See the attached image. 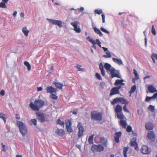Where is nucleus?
I'll list each match as a JSON object with an SVG mask.
<instances>
[{
    "mask_svg": "<svg viewBox=\"0 0 157 157\" xmlns=\"http://www.w3.org/2000/svg\"><path fill=\"white\" fill-rule=\"evenodd\" d=\"M50 97L53 99H56L57 98L56 94H52L50 95Z\"/></svg>",
    "mask_w": 157,
    "mask_h": 157,
    "instance_id": "nucleus-45",
    "label": "nucleus"
},
{
    "mask_svg": "<svg viewBox=\"0 0 157 157\" xmlns=\"http://www.w3.org/2000/svg\"><path fill=\"white\" fill-rule=\"evenodd\" d=\"M17 124L22 136L24 137L28 133V129L26 125L20 121H17Z\"/></svg>",
    "mask_w": 157,
    "mask_h": 157,
    "instance_id": "nucleus-3",
    "label": "nucleus"
},
{
    "mask_svg": "<svg viewBox=\"0 0 157 157\" xmlns=\"http://www.w3.org/2000/svg\"><path fill=\"white\" fill-rule=\"evenodd\" d=\"M56 124H59L60 126L64 128V126L65 123L64 122L62 121H61L60 119L57 120L56 122Z\"/></svg>",
    "mask_w": 157,
    "mask_h": 157,
    "instance_id": "nucleus-30",
    "label": "nucleus"
},
{
    "mask_svg": "<svg viewBox=\"0 0 157 157\" xmlns=\"http://www.w3.org/2000/svg\"><path fill=\"white\" fill-rule=\"evenodd\" d=\"M22 31L25 36H28V34L29 32V31L27 29V28L26 27H24L22 28Z\"/></svg>",
    "mask_w": 157,
    "mask_h": 157,
    "instance_id": "nucleus-25",
    "label": "nucleus"
},
{
    "mask_svg": "<svg viewBox=\"0 0 157 157\" xmlns=\"http://www.w3.org/2000/svg\"><path fill=\"white\" fill-rule=\"evenodd\" d=\"M101 30L103 32H104L105 33L107 34H109L110 33L109 32L107 31V30H106L105 29L103 28V27H101L100 28Z\"/></svg>",
    "mask_w": 157,
    "mask_h": 157,
    "instance_id": "nucleus-44",
    "label": "nucleus"
},
{
    "mask_svg": "<svg viewBox=\"0 0 157 157\" xmlns=\"http://www.w3.org/2000/svg\"><path fill=\"white\" fill-rule=\"evenodd\" d=\"M113 61L115 63H117L119 65H121L122 64V61L121 59H118L117 58H113Z\"/></svg>",
    "mask_w": 157,
    "mask_h": 157,
    "instance_id": "nucleus-23",
    "label": "nucleus"
},
{
    "mask_svg": "<svg viewBox=\"0 0 157 157\" xmlns=\"http://www.w3.org/2000/svg\"><path fill=\"white\" fill-rule=\"evenodd\" d=\"M95 13H97L100 15L102 13V11L101 10L96 9L94 11Z\"/></svg>",
    "mask_w": 157,
    "mask_h": 157,
    "instance_id": "nucleus-43",
    "label": "nucleus"
},
{
    "mask_svg": "<svg viewBox=\"0 0 157 157\" xmlns=\"http://www.w3.org/2000/svg\"><path fill=\"white\" fill-rule=\"evenodd\" d=\"M151 57L154 63H155V60L154 58H155L157 60V54L155 53H152L151 56Z\"/></svg>",
    "mask_w": 157,
    "mask_h": 157,
    "instance_id": "nucleus-35",
    "label": "nucleus"
},
{
    "mask_svg": "<svg viewBox=\"0 0 157 157\" xmlns=\"http://www.w3.org/2000/svg\"><path fill=\"white\" fill-rule=\"evenodd\" d=\"M94 136V135H92L90 136L88 139V142L89 144H91L93 143V140Z\"/></svg>",
    "mask_w": 157,
    "mask_h": 157,
    "instance_id": "nucleus-42",
    "label": "nucleus"
},
{
    "mask_svg": "<svg viewBox=\"0 0 157 157\" xmlns=\"http://www.w3.org/2000/svg\"><path fill=\"white\" fill-rule=\"evenodd\" d=\"M46 90L47 93L50 94H52L54 93H56V90L52 86H48L46 88Z\"/></svg>",
    "mask_w": 157,
    "mask_h": 157,
    "instance_id": "nucleus-17",
    "label": "nucleus"
},
{
    "mask_svg": "<svg viewBox=\"0 0 157 157\" xmlns=\"http://www.w3.org/2000/svg\"><path fill=\"white\" fill-rule=\"evenodd\" d=\"M153 96L154 99L156 98L157 97V92L154 94Z\"/></svg>",
    "mask_w": 157,
    "mask_h": 157,
    "instance_id": "nucleus-60",
    "label": "nucleus"
},
{
    "mask_svg": "<svg viewBox=\"0 0 157 157\" xmlns=\"http://www.w3.org/2000/svg\"><path fill=\"white\" fill-rule=\"evenodd\" d=\"M95 76L96 78L98 79L99 80H102V78L100 75L97 73H96Z\"/></svg>",
    "mask_w": 157,
    "mask_h": 157,
    "instance_id": "nucleus-51",
    "label": "nucleus"
},
{
    "mask_svg": "<svg viewBox=\"0 0 157 157\" xmlns=\"http://www.w3.org/2000/svg\"><path fill=\"white\" fill-rule=\"evenodd\" d=\"M99 68L101 70L102 75L104 76H105V72L104 69V67L103 64L101 63H100L99 64Z\"/></svg>",
    "mask_w": 157,
    "mask_h": 157,
    "instance_id": "nucleus-21",
    "label": "nucleus"
},
{
    "mask_svg": "<svg viewBox=\"0 0 157 157\" xmlns=\"http://www.w3.org/2000/svg\"><path fill=\"white\" fill-rule=\"evenodd\" d=\"M102 20V22L103 23H104L105 22V16L104 14H102L101 15Z\"/></svg>",
    "mask_w": 157,
    "mask_h": 157,
    "instance_id": "nucleus-54",
    "label": "nucleus"
},
{
    "mask_svg": "<svg viewBox=\"0 0 157 157\" xmlns=\"http://www.w3.org/2000/svg\"><path fill=\"white\" fill-rule=\"evenodd\" d=\"M124 117L123 119H119L120 120L119 122V123L124 128H125L126 127L127 124L125 121L123 120Z\"/></svg>",
    "mask_w": 157,
    "mask_h": 157,
    "instance_id": "nucleus-18",
    "label": "nucleus"
},
{
    "mask_svg": "<svg viewBox=\"0 0 157 157\" xmlns=\"http://www.w3.org/2000/svg\"><path fill=\"white\" fill-rule=\"evenodd\" d=\"M128 149V147H125L123 148V154L124 157H127V154Z\"/></svg>",
    "mask_w": 157,
    "mask_h": 157,
    "instance_id": "nucleus-32",
    "label": "nucleus"
},
{
    "mask_svg": "<svg viewBox=\"0 0 157 157\" xmlns=\"http://www.w3.org/2000/svg\"><path fill=\"white\" fill-rule=\"evenodd\" d=\"M141 152L143 154H148L150 153L151 150L146 145H143L141 148Z\"/></svg>",
    "mask_w": 157,
    "mask_h": 157,
    "instance_id": "nucleus-12",
    "label": "nucleus"
},
{
    "mask_svg": "<svg viewBox=\"0 0 157 157\" xmlns=\"http://www.w3.org/2000/svg\"><path fill=\"white\" fill-rule=\"evenodd\" d=\"M132 130V128L130 125H128L126 128V131L128 132H130Z\"/></svg>",
    "mask_w": 157,
    "mask_h": 157,
    "instance_id": "nucleus-49",
    "label": "nucleus"
},
{
    "mask_svg": "<svg viewBox=\"0 0 157 157\" xmlns=\"http://www.w3.org/2000/svg\"><path fill=\"white\" fill-rule=\"evenodd\" d=\"M135 147V150L137 151H138L139 150V148L138 147V144H136V145H135V146H134Z\"/></svg>",
    "mask_w": 157,
    "mask_h": 157,
    "instance_id": "nucleus-57",
    "label": "nucleus"
},
{
    "mask_svg": "<svg viewBox=\"0 0 157 157\" xmlns=\"http://www.w3.org/2000/svg\"><path fill=\"white\" fill-rule=\"evenodd\" d=\"M49 21L53 25H57L60 28L62 26V22L60 20H54L52 19H48Z\"/></svg>",
    "mask_w": 157,
    "mask_h": 157,
    "instance_id": "nucleus-10",
    "label": "nucleus"
},
{
    "mask_svg": "<svg viewBox=\"0 0 157 157\" xmlns=\"http://www.w3.org/2000/svg\"><path fill=\"white\" fill-rule=\"evenodd\" d=\"M146 129L148 130H152L153 128V125L152 123L147 122L145 124V125Z\"/></svg>",
    "mask_w": 157,
    "mask_h": 157,
    "instance_id": "nucleus-19",
    "label": "nucleus"
},
{
    "mask_svg": "<svg viewBox=\"0 0 157 157\" xmlns=\"http://www.w3.org/2000/svg\"><path fill=\"white\" fill-rule=\"evenodd\" d=\"M77 127L79 129L78 133V136L79 138L83 134L84 132V128L82 123L79 122L78 123Z\"/></svg>",
    "mask_w": 157,
    "mask_h": 157,
    "instance_id": "nucleus-9",
    "label": "nucleus"
},
{
    "mask_svg": "<svg viewBox=\"0 0 157 157\" xmlns=\"http://www.w3.org/2000/svg\"><path fill=\"white\" fill-rule=\"evenodd\" d=\"M6 3L2 1L0 3V8H7V6L6 5Z\"/></svg>",
    "mask_w": 157,
    "mask_h": 157,
    "instance_id": "nucleus-39",
    "label": "nucleus"
},
{
    "mask_svg": "<svg viewBox=\"0 0 157 157\" xmlns=\"http://www.w3.org/2000/svg\"><path fill=\"white\" fill-rule=\"evenodd\" d=\"M118 102H120L121 104L125 105L128 104L129 103V102L127 100L122 97L116 98H114L111 101V103L113 105Z\"/></svg>",
    "mask_w": 157,
    "mask_h": 157,
    "instance_id": "nucleus-6",
    "label": "nucleus"
},
{
    "mask_svg": "<svg viewBox=\"0 0 157 157\" xmlns=\"http://www.w3.org/2000/svg\"><path fill=\"white\" fill-rule=\"evenodd\" d=\"M17 14V12L16 11H14L13 13V15L14 16V17H15L16 14Z\"/></svg>",
    "mask_w": 157,
    "mask_h": 157,
    "instance_id": "nucleus-64",
    "label": "nucleus"
},
{
    "mask_svg": "<svg viewBox=\"0 0 157 157\" xmlns=\"http://www.w3.org/2000/svg\"><path fill=\"white\" fill-rule=\"evenodd\" d=\"M91 150L94 152H101L103 151L104 149V147L100 144L98 145H94L91 147Z\"/></svg>",
    "mask_w": 157,
    "mask_h": 157,
    "instance_id": "nucleus-8",
    "label": "nucleus"
},
{
    "mask_svg": "<svg viewBox=\"0 0 157 157\" xmlns=\"http://www.w3.org/2000/svg\"><path fill=\"white\" fill-rule=\"evenodd\" d=\"M124 81L123 79H117L115 81L114 84L115 86H117L112 88L109 94L110 96L119 94L120 93L119 90L121 88L122 86L125 85V83L123 82Z\"/></svg>",
    "mask_w": 157,
    "mask_h": 157,
    "instance_id": "nucleus-1",
    "label": "nucleus"
},
{
    "mask_svg": "<svg viewBox=\"0 0 157 157\" xmlns=\"http://www.w3.org/2000/svg\"><path fill=\"white\" fill-rule=\"evenodd\" d=\"M106 55H103V57L105 58H109L111 57V56L110 54V52L108 51L106 52Z\"/></svg>",
    "mask_w": 157,
    "mask_h": 157,
    "instance_id": "nucleus-37",
    "label": "nucleus"
},
{
    "mask_svg": "<svg viewBox=\"0 0 157 157\" xmlns=\"http://www.w3.org/2000/svg\"><path fill=\"white\" fill-rule=\"evenodd\" d=\"M151 99L155 100L153 96L152 97H148L147 96L145 98V101H147L149 102L150 100Z\"/></svg>",
    "mask_w": 157,
    "mask_h": 157,
    "instance_id": "nucleus-41",
    "label": "nucleus"
},
{
    "mask_svg": "<svg viewBox=\"0 0 157 157\" xmlns=\"http://www.w3.org/2000/svg\"><path fill=\"white\" fill-rule=\"evenodd\" d=\"M122 106L119 105H117L115 109V111L117 114V117L118 119H123L124 117V116L122 113Z\"/></svg>",
    "mask_w": 157,
    "mask_h": 157,
    "instance_id": "nucleus-5",
    "label": "nucleus"
},
{
    "mask_svg": "<svg viewBox=\"0 0 157 157\" xmlns=\"http://www.w3.org/2000/svg\"><path fill=\"white\" fill-rule=\"evenodd\" d=\"M147 138L151 141L155 140V136L154 133L152 131H150L148 132L147 134Z\"/></svg>",
    "mask_w": 157,
    "mask_h": 157,
    "instance_id": "nucleus-15",
    "label": "nucleus"
},
{
    "mask_svg": "<svg viewBox=\"0 0 157 157\" xmlns=\"http://www.w3.org/2000/svg\"><path fill=\"white\" fill-rule=\"evenodd\" d=\"M66 128L68 127L71 126L72 125V122L71 119H68L65 121Z\"/></svg>",
    "mask_w": 157,
    "mask_h": 157,
    "instance_id": "nucleus-31",
    "label": "nucleus"
},
{
    "mask_svg": "<svg viewBox=\"0 0 157 157\" xmlns=\"http://www.w3.org/2000/svg\"><path fill=\"white\" fill-rule=\"evenodd\" d=\"M91 118L96 121H101L102 120V113L93 111L91 112Z\"/></svg>",
    "mask_w": 157,
    "mask_h": 157,
    "instance_id": "nucleus-4",
    "label": "nucleus"
},
{
    "mask_svg": "<svg viewBox=\"0 0 157 157\" xmlns=\"http://www.w3.org/2000/svg\"><path fill=\"white\" fill-rule=\"evenodd\" d=\"M5 94V91L4 90H2L0 92V95L2 96H3Z\"/></svg>",
    "mask_w": 157,
    "mask_h": 157,
    "instance_id": "nucleus-55",
    "label": "nucleus"
},
{
    "mask_svg": "<svg viewBox=\"0 0 157 157\" xmlns=\"http://www.w3.org/2000/svg\"><path fill=\"white\" fill-rule=\"evenodd\" d=\"M2 151L5 152L6 151V146L5 145H4L2 143Z\"/></svg>",
    "mask_w": 157,
    "mask_h": 157,
    "instance_id": "nucleus-53",
    "label": "nucleus"
},
{
    "mask_svg": "<svg viewBox=\"0 0 157 157\" xmlns=\"http://www.w3.org/2000/svg\"><path fill=\"white\" fill-rule=\"evenodd\" d=\"M44 103V101L41 100H36L34 103L31 102L29 105L30 108L34 111H38L39 109L42 107Z\"/></svg>",
    "mask_w": 157,
    "mask_h": 157,
    "instance_id": "nucleus-2",
    "label": "nucleus"
},
{
    "mask_svg": "<svg viewBox=\"0 0 157 157\" xmlns=\"http://www.w3.org/2000/svg\"><path fill=\"white\" fill-rule=\"evenodd\" d=\"M81 67V66L79 64H77V66L75 67L76 68L78 69L77 71H82L84 70V69L80 68Z\"/></svg>",
    "mask_w": 157,
    "mask_h": 157,
    "instance_id": "nucleus-40",
    "label": "nucleus"
},
{
    "mask_svg": "<svg viewBox=\"0 0 157 157\" xmlns=\"http://www.w3.org/2000/svg\"><path fill=\"white\" fill-rule=\"evenodd\" d=\"M66 128L67 130V132L69 133L72 132H73V130L71 127V126L66 127Z\"/></svg>",
    "mask_w": 157,
    "mask_h": 157,
    "instance_id": "nucleus-47",
    "label": "nucleus"
},
{
    "mask_svg": "<svg viewBox=\"0 0 157 157\" xmlns=\"http://www.w3.org/2000/svg\"><path fill=\"white\" fill-rule=\"evenodd\" d=\"M136 140V137H134L132 139L130 143V146H131L133 147L137 144Z\"/></svg>",
    "mask_w": 157,
    "mask_h": 157,
    "instance_id": "nucleus-29",
    "label": "nucleus"
},
{
    "mask_svg": "<svg viewBox=\"0 0 157 157\" xmlns=\"http://www.w3.org/2000/svg\"><path fill=\"white\" fill-rule=\"evenodd\" d=\"M72 113L73 114H77V111L76 109H75L74 110H73V111L72 112Z\"/></svg>",
    "mask_w": 157,
    "mask_h": 157,
    "instance_id": "nucleus-58",
    "label": "nucleus"
},
{
    "mask_svg": "<svg viewBox=\"0 0 157 157\" xmlns=\"http://www.w3.org/2000/svg\"><path fill=\"white\" fill-rule=\"evenodd\" d=\"M16 118L17 119L19 120L20 119V117L19 115L18 114H16Z\"/></svg>",
    "mask_w": 157,
    "mask_h": 157,
    "instance_id": "nucleus-59",
    "label": "nucleus"
},
{
    "mask_svg": "<svg viewBox=\"0 0 157 157\" xmlns=\"http://www.w3.org/2000/svg\"><path fill=\"white\" fill-rule=\"evenodd\" d=\"M87 39L89 41L92 43L93 45H95L97 44L100 47H101V43L99 39H97L96 40V41L95 42L93 39L91 38L89 36H88L87 38Z\"/></svg>",
    "mask_w": 157,
    "mask_h": 157,
    "instance_id": "nucleus-14",
    "label": "nucleus"
},
{
    "mask_svg": "<svg viewBox=\"0 0 157 157\" xmlns=\"http://www.w3.org/2000/svg\"><path fill=\"white\" fill-rule=\"evenodd\" d=\"M30 124L31 125H36V120L35 119H32L30 121Z\"/></svg>",
    "mask_w": 157,
    "mask_h": 157,
    "instance_id": "nucleus-38",
    "label": "nucleus"
},
{
    "mask_svg": "<svg viewBox=\"0 0 157 157\" xmlns=\"http://www.w3.org/2000/svg\"><path fill=\"white\" fill-rule=\"evenodd\" d=\"M24 16V14L23 13H21L20 14V16L21 17H23Z\"/></svg>",
    "mask_w": 157,
    "mask_h": 157,
    "instance_id": "nucleus-63",
    "label": "nucleus"
},
{
    "mask_svg": "<svg viewBox=\"0 0 157 157\" xmlns=\"http://www.w3.org/2000/svg\"><path fill=\"white\" fill-rule=\"evenodd\" d=\"M123 108V110L125 112H126V113H129V111L128 110V109H127L126 105H124Z\"/></svg>",
    "mask_w": 157,
    "mask_h": 157,
    "instance_id": "nucleus-52",
    "label": "nucleus"
},
{
    "mask_svg": "<svg viewBox=\"0 0 157 157\" xmlns=\"http://www.w3.org/2000/svg\"><path fill=\"white\" fill-rule=\"evenodd\" d=\"M121 132H116L114 134V140L117 143H118L119 142V138L121 136Z\"/></svg>",
    "mask_w": 157,
    "mask_h": 157,
    "instance_id": "nucleus-16",
    "label": "nucleus"
},
{
    "mask_svg": "<svg viewBox=\"0 0 157 157\" xmlns=\"http://www.w3.org/2000/svg\"><path fill=\"white\" fill-rule=\"evenodd\" d=\"M151 32L154 35H155L156 32L155 31V28H154V25H152Z\"/></svg>",
    "mask_w": 157,
    "mask_h": 157,
    "instance_id": "nucleus-50",
    "label": "nucleus"
},
{
    "mask_svg": "<svg viewBox=\"0 0 157 157\" xmlns=\"http://www.w3.org/2000/svg\"><path fill=\"white\" fill-rule=\"evenodd\" d=\"M0 118L3 120L4 123H5L7 118L6 115L4 113H0Z\"/></svg>",
    "mask_w": 157,
    "mask_h": 157,
    "instance_id": "nucleus-28",
    "label": "nucleus"
},
{
    "mask_svg": "<svg viewBox=\"0 0 157 157\" xmlns=\"http://www.w3.org/2000/svg\"><path fill=\"white\" fill-rule=\"evenodd\" d=\"M133 71H134L133 73H134V74L135 75V76L136 78V79H138L139 78V76L138 75V74H137V71L135 69H134Z\"/></svg>",
    "mask_w": 157,
    "mask_h": 157,
    "instance_id": "nucleus-48",
    "label": "nucleus"
},
{
    "mask_svg": "<svg viewBox=\"0 0 157 157\" xmlns=\"http://www.w3.org/2000/svg\"><path fill=\"white\" fill-rule=\"evenodd\" d=\"M116 70L113 68H112L110 70V73L111 75V77L113 78L115 77L120 78L121 76L118 74L116 73Z\"/></svg>",
    "mask_w": 157,
    "mask_h": 157,
    "instance_id": "nucleus-13",
    "label": "nucleus"
},
{
    "mask_svg": "<svg viewBox=\"0 0 157 157\" xmlns=\"http://www.w3.org/2000/svg\"><path fill=\"white\" fill-rule=\"evenodd\" d=\"M101 141L102 144L105 147L107 146V140L104 137H102L101 139Z\"/></svg>",
    "mask_w": 157,
    "mask_h": 157,
    "instance_id": "nucleus-26",
    "label": "nucleus"
},
{
    "mask_svg": "<svg viewBox=\"0 0 157 157\" xmlns=\"http://www.w3.org/2000/svg\"><path fill=\"white\" fill-rule=\"evenodd\" d=\"M79 23V22L78 21H75L74 22L71 23V24L74 28V30L77 33H80L81 31L80 28L78 27V25Z\"/></svg>",
    "mask_w": 157,
    "mask_h": 157,
    "instance_id": "nucleus-11",
    "label": "nucleus"
},
{
    "mask_svg": "<svg viewBox=\"0 0 157 157\" xmlns=\"http://www.w3.org/2000/svg\"><path fill=\"white\" fill-rule=\"evenodd\" d=\"M56 87L57 89L59 90H62V87L63 86V85L62 83H61L58 82H55V83Z\"/></svg>",
    "mask_w": 157,
    "mask_h": 157,
    "instance_id": "nucleus-24",
    "label": "nucleus"
},
{
    "mask_svg": "<svg viewBox=\"0 0 157 157\" xmlns=\"http://www.w3.org/2000/svg\"><path fill=\"white\" fill-rule=\"evenodd\" d=\"M148 109L150 111L152 112H153L154 111L155 108L154 106L150 105L149 106Z\"/></svg>",
    "mask_w": 157,
    "mask_h": 157,
    "instance_id": "nucleus-46",
    "label": "nucleus"
},
{
    "mask_svg": "<svg viewBox=\"0 0 157 157\" xmlns=\"http://www.w3.org/2000/svg\"><path fill=\"white\" fill-rule=\"evenodd\" d=\"M55 132L57 134L60 136H62L64 134V131L62 129H59L57 128Z\"/></svg>",
    "mask_w": 157,
    "mask_h": 157,
    "instance_id": "nucleus-22",
    "label": "nucleus"
},
{
    "mask_svg": "<svg viewBox=\"0 0 157 157\" xmlns=\"http://www.w3.org/2000/svg\"><path fill=\"white\" fill-rule=\"evenodd\" d=\"M24 65L27 67L28 71H30L31 69V66L29 63L27 61H25L24 62Z\"/></svg>",
    "mask_w": 157,
    "mask_h": 157,
    "instance_id": "nucleus-34",
    "label": "nucleus"
},
{
    "mask_svg": "<svg viewBox=\"0 0 157 157\" xmlns=\"http://www.w3.org/2000/svg\"><path fill=\"white\" fill-rule=\"evenodd\" d=\"M104 67L105 69L106 70L110 71V70L111 66V65L108 63H105L104 64Z\"/></svg>",
    "mask_w": 157,
    "mask_h": 157,
    "instance_id": "nucleus-33",
    "label": "nucleus"
},
{
    "mask_svg": "<svg viewBox=\"0 0 157 157\" xmlns=\"http://www.w3.org/2000/svg\"><path fill=\"white\" fill-rule=\"evenodd\" d=\"M43 88L41 87H38L37 88V91H41L42 90Z\"/></svg>",
    "mask_w": 157,
    "mask_h": 157,
    "instance_id": "nucleus-56",
    "label": "nucleus"
},
{
    "mask_svg": "<svg viewBox=\"0 0 157 157\" xmlns=\"http://www.w3.org/2000/svg\"><path fill=\"white\" fill-rule=\"evenodd\" d=\"M147 89L149 90L150 93H154L157 92L155 88L152 85H150L148 86Z\"/></svg>",
    "mask_w": 157,
    "mask_h": 157,
    "instance_id": "nucleus-20",
    "label": "nucleus"
},
{
    "mask_svg": "<svg viewBox=\"0 0 157 157\" xmlns=\"http://www.w3.org/2000/svg\"><path fill=\"white\" fill-rule=\"evenodd\" d=\"M102 48L103 49L104 51L105 52H107V51H108V48H106L105 47H102Z\"/></svg>",
    "mask_w": 157,
    "mask_h": 157,
    "instance_id": "nucleus-61",
    "label": "nucleus"
},
{
    "mask_svg": "<svg viewBox=\"0 0 157 157\" xmlns=\"http://www.w3.org/2000/svg\"><path fill=\"white\" fill-rule=\"evenodd\" d=\"M136 86L135 85H134L133 86L131 89V90L129 92V93L131 94H132V93H134L135 90H136Z\"/></svg>",
    "mask_w": 157,
    "mask_h": 157,
    "instance_id": "nucleus-36",
    "label": "nucleus"
},
{
    "mask_svg": "<svg viewBox=\"0 0 157 157\" xmlns=\"http://www.w3.org/2000/svg\"><path fill=\"white\" fill-rule=\"evenodd\" d=\"M150 78V76L149 75H147L144 77V79H145L147 78Z\"/></svg>",
    "mask_w": 157,
    "mask_h": 157,
    "instance_id": "nucleus-62",
    "label": "nucleus"
},
{
    "mask_svg": "<svg viewBox=\"0 0 157 157\" xmlns=\"http://www.w3.org/2000/svg\"><path fill=\"white\" fill-rule=\"evenodd\" d=\"M93 29L95 32L97 34L99 35L100 36H103L102 33L99 29H97L95 27H94L93 28Z\"/></svg>",
    "mask_w": 157,
    "mask_h": 157,
    "instance_id": "nucleus-27",
    "label": "nucleus"
},
{
    "mask_svg": "<svg viewBox=\"0 0 157 157\" xmlns=\"http://www.w3.org/2000/svg\"><path fill=\"white\" fill-rule=\"evenodd\" d=\"M36 115L38 121L41 122H43L45 121L46 114L41 112H36Z\"/></svg>",
    "mask_w": 157,
    "mask_h": 157,
    "instance_id": "nucleus-7",
    "label": "nucleus"
}]
</instances>
